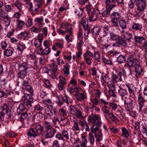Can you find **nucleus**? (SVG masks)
<instances>
[{"label": "nucleus", "mask_w": 147, "mask_h": 147, "mask_svg": "<svg viewBox=\"0 0 147 147\" xmlns=\"http://www.w3.org/2000/svg\"><path fill=\"white\" fill-rule=\"evenodd\" d=\"M102 110L105 119L107 120H108V119L107 117V116L106 114L109 113V107L105 105L103 107Z\"/></svg>", "instance_id": "33"}, {"label": "nucleus", "mask_w": 147, "mask_h": 147, "mask_svg": "<svg viewBox=\"0 0 147 147\" xmlns=\"http://www.w3.org/2000/svg\"><path fill=\"white\" fill-rule=\"evenodd\" d=\"M78 111L77 109L74 106H71L69 107L70 113L74 115L77 114Z\"/></svg>", "instance_id": "35"}, {"label": "nucleus", "mask_w": 147, "mask_h": 147, "mask_svg": "<svg viewBox=\"0 0 147 147\" xmlns=\"http://www.w3.org/2000/svg\"><path fill=\"white\" fill-rule=\"evenodd\" d=\"M64 28L66 32H69L70 35H72V28L71 25L66 23L64 24Z\"/></svg>", "instance_id": "18"}, {"label": "nucleus", "mask_w": 147, "mask_h": 147, "mask_svg": "<svg viewBox=\"0 0 147 147\" xmlns=\"http://www.w3.org/2000/svg\"><path fill=\"white\" fill-rule=\"evenodd\" d=\"M109 77L108 74L102 73L101 78V81L103 83H107L109 81Z\"/></svg>", "instance_id": "16"}, {"label": "nucleus", "mask_w": 147, "mask_h": 147, "mask_svg": "<svg viewBox=\"0 0 147 147\" xmlns=\"http://www.w3.org/2000/svg\"><path fill=\"white\" fill-rule=\"evenodd\" d=\"M43 20V19L42 17H37L34 20V22L36 23V24L38 26L40 29L41 28Z\"/></svg>", "instance_id": "20"}, {"label": "nucleus", "mask_w": 147, "mask_h": 147, "mask_svg": "<svg viewBox=\"0 0 147 147\" xmlns=\"http://www.w3.org/2000/svg\"><path fill=\"white\" fill-rule=\"evenodd\" d=\"M75 96L76 99L80 101L84 100L86 97V94L83 90L80 92L76 94Z\"/></svg>", "instance_id": "14"}, {"label": "nucleus", "mask_w": 147, "mask_h": 147, "mask_svg": "<svg viewBox=\"0 0 147 147\" xmlns=\"http://www.w3.org/2000/svg\"><path fill=\"white\" fill-rule=\"evenodd\" d=\"M16 22H17V29H21L22 28L23 26L25 24L24 22L23 21L18 20Z\"/></svg>", "instance_id": "38"}, {"label": "nucleus", "mask_w": 147, "mask_h": 147, "mask_svg": "<svg viewBox=\"0 0 147 147\" xmlns=\"http://www.w3.org/2000/svg\"><path fill=\"white\" fill-rule=\"evenodd\" d=\"M25 89L28 91L31 94H32L33 92V90L32 86L29 85L26 86L25 87Z\"/></svg>", "instance_id": "60"}, {"label": "nucleus", "mask_w": 147, "mask_h": 147, "mask_svg": "<svg viewBox=\"0 0 147 147\" xmlns=\"http://www.w3.org/2000/svg\"><path fill=\"white\" fill-rule=\"evenodd\" d=\"M50 70L49 71V75H50L51 77L53 78H56L57 75L55 73L58 69L57 65L54 63H52L50 65Z\"/></svg>", "instance_id": "8"}, {"label": "nucleus", "mask_w": 147, "mask_h": 147, "mask_svg": "<svg viewBox=\"0 0 147 147\" xmlns=\"http://www.w3.org/2000/svg\"><path fill=\"white\" fill-rule=\"evenodd\" d=\"M34 109L36 111H41L43 109V107L39 104L36 105L34 107Z\"/></svg>", "instance_id": "63"}, {"label": "nucleus", "mask_w": 147, "mask_h": 147, "mask_svg": "<svg viewBox=\"0 0 147 147\" xmlns=\"http://www.w3.org/2000/svg\"><path fill=\"white\" fill-rule=\"evenodd\" d=\"M20 70L18 73V77L22 79H23L27 76V72L25 70Z\"/></svg>", "instance_id": "30"}, {"label": "nucleus", "mask_w": 147, "mask_h": 147, "mask_svg": "<svg viewBox=\"0 0 147 147\" xmlns=\"http://www.w3.org/2000/svg\"><path fill=\"white\" fill-rule=\"evenodd\" d=\"M134 39L136 42L139 43L142 45L146 41V39L142 36H135Z\"/></svg>", "instance_id": "15"}, {"label": "nucleus", "mask_w": 147, "mask_h": 147, "mask_svg": "<svg viewBox=\"0 0 147 147\" xmlns=\"http://www.w3.org/2000/svg\"><path fill=\"white\" fill-rule=\"evenodd\" d=\"M88 121L92 124L90 128L91 129L93 127H100L102 124V122L99 117L96 115L92 114L89 115L88 117Z\"/></svg>", "instance_id": "4"}, {"label": "nucleus", "mask_w": 147, "mask_h": 147, "mask_svg": "<svg viewBox=\"0 0 147 147\" xmlns=\"http://www.w3.org/2000/svg\"><path fill=\"white\" fill-rule=\"evenodd\" d=\"M121 131V136L122 137L127 138L129 136L128 131L125 127L122 128Z\"/></svg>", "instance_id": "29"}, {"label": "nucleus", "mask_w": 147, "mask_h": 147, "mask_svg": "<svg viewBox=\"0 0 147 147\" xmlns=\"http://www.w3.org/2000/svg\"><path fill=\"white\" fill-rule=\"evenodd\" d=\"M109 115L112 121H114L116 124L118 123L119 122V119L113 114L112 113H110Z\"/></svg>", "instance_id": "43"}, {"label": "nucleus", "mask_w": 147, "mask_h": 147, "mask_svg": "<svg viewBox=\"0 0 147 147\" xmlns=\"http://www.w3.org/2000/svg\"><path fill=\"white\" fill-rule=\"evenodd\" d=\"M102 59L103 62L105 64L110 65H112L113 63L112 61L107 58L102 57Z\"/></svg>", "instance_id": "51"}, {"label": "nucleus", "mask_w": 147, "mask_h": 147, "mask_svg": "<svg viewBox=\"0 0 147 147\" xmlns=\"http://www.w3.org/2000/svg\"><path fill=\"white\" fill-rule=\"evenodd\" d=\"M111 10H105L102 12V14L104 17H108L110 15Z\"/></svg>", "instance_id": "58"}, {"label": "nucleus", "mask_w": 147, "mask_h": 147, "mask_svg": "<svg viewBox=\"0 0 147 147\" xmlns=\"http://www.w3.org/2000/svg\"><path fill=\"white\" fill-rule=\"evenodd\" d=\"M82 141H80V146L82 147H87L86 145L87 144V140L86 138V136H82Z\"/></svg>", "instance_id": "34"}, {"label": "nucleus", "mask_w": 147, "mask_h": 147, "mask_svg": "<svg viewBox=\"0 0 147 147\" xmlns=\"http://www.w3.org/2000/svg\"><path fill=\"white\" fill-rule=\"evenodd\" d=\"M17 49L22 52L23 51L25 48L26 46L24 45L22 43H19L17 45Z\"/></svg>", "instance_id": "49"}, {"label": "nucleus", "mask_w": 147, "mask_h": 147, "mask_svg": "<svg viewBox=\"0 0 147 147\" xmlns=\"http://www.w3.org/2000/svg\"><path fill=\"white\" fill-rule=\"evenodd\" d=\"M7 111L6 113H5V115H6L7 116H8L7 118L8 119L11 120L13 117V113H11L9 109V107L7 109Z\"/></svg>", "instance_id": "48"}, {"label": "nucleus", "mask_w": 147, "mask_h": 147, "mask_svg": "<svg viewBox=\"0 0 147 147\" xmlns=\"http://www.w3.org/2000/svg\"><path fill=\"white\" fill-rule=\"evenodd\" d=\"M81 23L83 26L84 29L86 30L88 25V20L85 17H83L81 20Z\"/></svg>", "instance_id": "25"}, {"label": "nucleus", "mask_w": 147, "mask_h": 147, "mask_svg": "<svg viewBox=\"0 0 147 147\" xmlns=\"http://www.w3.org/2000/svg\"><path fill=\"white\" fill-rule=\"evenodd\" d=\"M143 10H135V12L134 13L133 12H131L130 10H129L128 11V13L127 14V15H129V14L132 15H136L137 16H140L142 13V11Z\"/></svg>", "instance_id": "31"}, {"label": "nucleus", "mask_w": 147, "mask_h": 147, "mask_svg": "<svg viewBox=\"0 0 147 147\" xmlns=\"http://www.w3.org/2000/svg\"><path fill=\"white\" fill-rule=\"evenodd\" d=\"M36 1L37 3V5L38 8L35 9H38L40 8L45 3L44 0H36Z\"/></svg>", "instance_id": "47"}, {"label": "nucleus", "mask_w": 147, "mask_h": 147, "mask_svg": "<svg viewBox=\"0 0 147 147\" xmlns=\"http://www.w3.org/2000/svg\"><path fill=\"white\" fill-rule=\"evenodd\" d=\"M69 68L70 66L68 64H66L63 66V74L66 76H68L69 74Z\"/></svg>", "instance_id": "26"}, {"label": "nucleus", "mask_w": 147, "mask_h": 147, "mask_svg": "<svg viewBox=\"0 0 147 147\" xmlns=\"http://www.w3.org/2000/svg\"><path fill=\"white\" fill-rule=\"evenodd\" d=\"M26 60L30 63L29 65H30V67H32L34 69H36L37 68L36 63L37 61L36 60L35 56L29 55L27 56Z\"/></svg>", "instance_id": "9"}, {"label": "nucleus", "mask_w": 147, "mask_h": 147, "mask_svg": "<svg viewBox=\"0 0 147 147\" xmlns=\"http://www.w3.org/2000/svg\"><path fill=\"white\" fill-rule=\"evenodd\" d=\"M42 42L37 39H35L34 42V45L37 48L40 47L42 45Z\"/></svg>", "instance_id": "53"}, {"label": "nucleus", "mask_w": 147, "mask_h": 147, "mask_svg": "<svg viewBox=\"0 0 147 147\" xmlns=\"http://www.w3.org/2000/svg\"><path fill=\"white\" fill-rule=\"evenodd\" d=\"M116 41V43L113 44L112 45L113 47H119V45H120L123 47H125L127 46V43L126 42V41L124 39H123V41H122L123 42H121V44L118 42V40Z\"/></svg>", "instance_id": "23"}, {"label": "nucleus", "mask_w": 147, "mask_h": 147, "mask_svg": "<svg viewBox=\"0 0 147 147\" xmlns=\"http://www.w3.org/2000/svg\"><path fill=\"white\" fill-rule=\"evenodd\" d=\"M99 127H93L91 129V131L94 134L96 140L98 142L102 140V130L99 129Z\"/></svg>", "instance_id": "5"}, {"label": "nucleus", "mask_w": 147, "mask_h": 147, "mask_svg": "<svg viewBox=\"0 0 147 147\" xmlns=\"http://www.w3.org/2000/svg\"><path fill=\"white\" fill-rule=\"evenodd\" d=\"M78 39L83 40V30L80 29L78 33Z\"/></svg>", "instance_id": "54"}, {"label": "nucleus", "mask_w": 147, "mask_h": 147, "mask_svg": "<svg viewBox=\"0 0 147 147\" xmlns=\"http://www.w3.org/2000/svg\"><path fill=\"white\" fill-rule=\"evenodd\" d=\"M124 36H123V38L125 39L126 40L129 41L132 38V35L129 33H127L124 34Z\"/></svg>", "instance_id": "46"}, {"label": "nucleus", "mask_w": 147, "mask_h": 147, "mask_svg": "<svg viewBox=\"0 0 147 147\" xmlns=\"http://www.w3.org/2000/svg\"><path fill=\"white\" fill-rule=\"evenodd\" d=\"M99 10H86L89 16L90 21H94L96 20L98 18V13Z\"/></svg>", "instance_id": "6"}, {"label": "nucleus", "mask_w": 147, "mask_h": 147, "mask_svg": "<svg viewBox=\"0 0 147 147\" xmlns=\"http://www.w3.org/2000/svg\"><path fill=\"white\" fill-rule=\"evenodd\" d=\"M29 119V117L28 113L26 112L22 113L21 115L20 120L22 122L24 120L26 121L28 120Z\"/></svg>", "instance_id": "37"}, {"label": "nucleus", "mask_w": 147, "mask_h": 147, "mask_svg": "<svg viewBox=\"0 0 147 147\" xmlns=\"http://www.w3.org/2000/svg\"><path fill=\"white\" fill-rule=\"evenodd\" d=\"M34 128L37 134H40L44 130L43 127L40 124H37Z\"/></svg>", "instance_id": "24"}, {"label": "nucleus", "mask_w": 147, "mask_h": 147, "mask_svg": "<svg viewBox=\"0 0 147 147\" xmlns=\"http://www.w3.org/2000/svg\"><path fill=\"white\" fill-rule=\"evenodd\" d=\"M126 76L125 70L122 69L119 71H117L116 73L113 72L111 74V78L112 82L117 83L121 81L122 79Z\"/></svg>", "instance_id": "3"}, {"label": "nucleus", "mask_w": 147, "mask_h": 147, "mask_svg": "<svg viewBox=\"0 0 147 147\" xmlns=\"http://www.w3.org/2000/svg\"><path fill=\"white\" fill-rule=\"evenodd\" d=\"M43 102L44 104L48 106H50L53 105V104L52 103L51 100L49 99L44 100Z\"/></svg>", "instance_id": "64"}, {"label": "nucleus", "mask_w": 147, "mask_h": 147, "mask_svg": "<svg viewBox=\"0 0 147 147\" xmlns=\"http://www.w3.org/2000/svg\"><path fill=\"white\" fill-rule=\"evenodd\" d=\"M116 3H117L115 0H106V9H112L117 6Z\"/></svg>", "instance_id": "11"}, {"label": "nucleus", "mask_w": 147, "mask_h": 147, "mask_svg": "<svg viewBox=\"0 0 147 147\" xmlns=\"http://www.w3.org/2000/svg\"><path fill=\"white\" fill-rule=\"evenodd\" d=\"M110 39L111 40L117 41L118 42L121 44V42H123V38L122 36L115 34L113 32H111L110 34Z\"/></svg>", "instance_id": "10"}, {"label": "nucleus", "mask_w": 147, "mask_h": 147, "mask_svg": "<svg viewBox=\"0 0 147 147\" xmlns=\"http://www.w3.org/2000/svg\"><path fill=\"white\" fill-rule=\"evenodd\" d=\"M33 100V99L32 94H25L24 103V105L27 106L28 108L31 107L32 106V102Z\"/></svg>", "instance_id": "7"}, {"label": "nucleus", "mask_w": 147, "mask_h": 147, "mask_svg": "<svg viewBox=\"0 0 147 147\" xmlns=\"http://www.w3.org/2000/svg\"><path fill=\"white\" fill-rule=\"evenodd\" d=\"M60 121L61 122V125L63 126H66L69 122V121L65 118H61Z\"/></svg>", "instance_id": "39"}, {"label": "nucleus", "mask_w": 147, "mask_h": 147, "mask_svg": "<svg viewBox=\"0 0 147 147\" xmlns=\"http://www.w3.org/2000/svg\"><path fill=\"white\" fill-rule=\"evenodd\" d=\"M114 83L113 82H111V81H109L106 83L109 89V90H115V85Z\"/></svg>", "instance_id": "40"}, {"label": "nucleus", "mask_w": 147, "mask_h": 147, "mask_svg": "<svg viewBox=\"0 0 147 147\" xmlns=\"http://www.w3.org/2000/svg\"><path fill=\"white\" fill-rule=\"evenodd\" d=\"M30 108H28V107L26 105H24V104H20L17 109V112H19V113L23 112V111H26L28 109Z\"/></svg>", "instance_id": "17"}, {"label": "nucleus", "mask_w": 147, "mask_h": 147, "mask_svg": "<svg viewBox=\"0 0 147 147\" xmlns=\"http://www.w3.org/2000/svg\"><path fill=\"white\" fill-rule=\"evenodd\" d=\"M117 61L119 63H124L126 61V58L124 55H120L117 58Z\"/></svg>", "instance_id": "36"}, {"label": "nucleus", "mask_w": 147, "mask_h": 147, "mask_svg": "<svg viewBox=\"0 0 147 147\" xmlns=\"http://www.w3.org/2000/svg\"><path fill=\"white\" fill-rule=\"evenodd\" d=\"M28 131L27 133L28 136L30 137H33V138H35L37 135V134L35 131L34 128H31L28 130Z\"/></svg>", "instance_id": "22"}, {"label": "nucleus", "mask_w": 147, "mask_h": 147, "mask_svg": "<svg viewBox=\"0 0 147 147\" xmlns=\"http://www.w3.org/2000/svg\"><path fill=\"white\" fill-rule=\"evenodd\" d=\"M8 107L7 105L4 104L3 106H0V113L2 116H3L5 115L7 109L8 108Z\"/></svg>", "instance_id": "21"}, {"label": "nucleus", "mask_w": 147, "mask_h": 147, "mask_svg": "<svg viewBox=\"0 0 147 147\" xmlns=\"http://www.w3.org/2000/svg\"><path fill=\"white\" fill-rule=\"evenodd\" d=\"M136 5L139 9H145L146 6L145 2L143 0H136Z\"/></svg>", "instance_id": "13"}, {"label": "nucleus", "mask_w": 147, "mask_h": 147, "mask_svg": "<svg viewBox=\"0 0 147 147\" xmlns=\"http://www.w3.org/2000/svg\"><path fill=\"white\" fill-rule=\"evenodd\" d=\"M54 115H54L53 113L48 111L46 113L45 117H46L47 119H50L53 118Z\"/></svg>", "instance_id": "61"}, {"label": "nucleus", "mask_w": 147, "mask_h": 147, "mask_svg": "<svg viewBox=\"0 0 147 147\" xmlns=\"http://www.w3.org/2000/svg\"><path fill=\"white\" fill-rule=\"evenodd\" d=\"M13 49H7L4 51V55L7 57L11 56L13 53Z\"/></svg>", "instance_id": "41"}, {"label": "nucleus", "mask_w": 147, "mask_h": 147, "mask_svg": "<svg viewBox=\"0 0 147 147\" xmlns=\"http://www.w3.org/2000/svg\"><path fill=\"white\" fill-rule=\"evenodd\" d=\"M45 131V139H49L52 138L57 133V130L53 127L50 123L45 121L43 123Z\"/></svg>", "instance_id": "2"}, {"label": "nucleus", "mask_w": 147, "mask_h": 147, "mask_svg": "<svg viewBox=\"0 0 147 147\" xmlns=\"http://www.w3.org/2000/svg\"><path fill=\"white\" fill-rule=\"evenodd\" d=\"M132 28L136 30L140 31L142 28V26L139 23L134 22L132 26Z\"/></svg>", "instance_id": "28"}, {"label": "nucleus", "mask_w": 147, "mask_h": 147, "mask_svg": "<svg viewBox=\"0 0 147 147\" xmlns=\"http://www.w3.org/2000/svg\"><path fill=\"white\" fill-rule=\"evenodd\" d=\"M83 10H76L74 12L76 13L79 18H80L83 15Z\"/></svg>", "instance_id": "55"}, {"label": "nucleus", "mask_w": 147, "mask_h": 147, "mask_svg": "<svg viewBox=\"0 0 147 147\" xmlns=\"http://www.w3.org/2000/svg\"><path fill=\"white\" fill-rule=\"evenodd\" d=\"M18 67L19 70H25L26 71L27 69L31 67L28 62L20 63L18 64Z\"/></svg>", "instance_id": "12"}, {"label": "nucleus", "mask_w": 147, "mask_h": 147, "mask_svg": "<svg viewBox=\"0 0 147 147\" xmlns=\"http://www.w3.org/2000/svg\"><path fill=\"white\" fill-rule=\"evenodd\" d=\"M88 139L91 144H94L95 141V139L92 133H90L88 134Z\"/></svg>", "instance_id": "42"}, {"label": "nucleus", "mask_w": 147, "mask_h": 147, "mask_svg": "<svg viewBox=\"0 0 147 147\" xmlns=\"http://www.w3.org/2000/svg\"><path fill=\"white\" fill-rule=\"evenodd\" d=\"M51 50L50 47H46L44 49L43 52H42V55H47L51 52Z\"/></svg>", "instance_id": "50"}, {"label": "nucleus", "mask_w": 147, "mask_h": 147, "mask_svg": "<svg viewBox=\"0 0 147 147\" xmlns=\"http://www.w3.org/2000/svg\"><path fill=\"white\" fill-rule=\"evenodd\" d=\"M118 94L121 97H124L128 95V92L126 90L119 87L118 91Z\"/></svg>", "instance_id": "19"}, {"label": "nucleus", "mask_w": 147, "mask_h": 147, "mask_svg": "<svg viewBox=\"0 0 147 147\" xmlns=\"http://www.w3.org/2000/svg\"><path fill=\"white\" fill-rule=\"evenodd\" d=\"M59 119H61V118H65L67 115V113L66 111L63 109H61L59 110Z\"/></svg>", "instance_id": "27"}, {"label": "nucleus", "mask_w": 147, "mask_h": 147, "mask_svg": "<svg viewBox=\"0 0 147 147\" xmlns=\"http://www.w3.org/2000/svg\"><path fill=\"white\" fill-rule=\"evenodd\" d=\"M61 134L63 137H64L66 139L69 140V139L68 133L67 131H65V130H63L61 132Z\"/></svg>", "instance_id": "59"}, {"label": "nucleus", "mask_w": 147, "mask_h": 147, "mask_svg": "<svg viewBox=\"0 0 147 147\" xmlns=\"http://www.w3.org/2000/svg\"><path fill=\"white\" fill-rule=\"evenodd\" d=\"M83 40H78L77 44V49H82L84 42Z\"/></svg>", "instance_id": "44"}, {"label": "nucleus", "mask_w": 147, "mask_h": 147, "mask_svg": "<svg viewBox=\"0 0 147 147\" xmlns=\"http://www.w3.org/2000/svg\"><path fill=\"white\" fill-rule=\"evenodd\" d=\"M119 24L120 26L123 29H125L126 27V25L125 21L124 20H119Z\"/></svg>", "instance_id": "52"}, {"label": "nucleus", "mask_w": 147, "mask_h": 147, "mask_svg": "<svg viewBox=\"0 0 147 147\" xmlns=\"http://www.w3.org/2000/svg\"><path fill=\"white\" fill-rule=\"evenodd\" d=\"M135 3H136V0H130L128 4V7L131 9L133 8Z\"/></svg>", "instance_id": "62"}, {"label": "nucleus", "mask_w": 147, "mask_h": 147, "mask_svg": "<svg viewBox=\"0 0 147 147\" xmlns=\"http://www.w3.org/2000/svg\"><path fill=\"white\" fill-rule=\"evenodd\" d=\"M29 32L28 31H25L21 32L19 35V37L22 39H24L28 37Z\"/></svg>", "instance_id": "32"}, {"label": "nucleus", "mask_w": 147, "mask_h": 147, "mask_svg": "<svg viewBox=\"0 0 147 147\" xmlns=\"http://www.w3.org/2000/svg\"><path fill=\"white\" fill-rule=\"evenodd\" d=\"M126 65L127 66L130 68L132 67H135V72L137 77L143 71L142 68L140 63V62L136 58V55L134 54L129 56Z\"/></svg>", "instance_id": "1"}, {"label": "nucleus", "mask_w": 147, "mask_h": 147, "mask_svg": "<svg viewBox=\"0 0 147 147\" xmlns=\"http://www.w3.org/2000/svg\"><path fill=\"white\" fill-rule=\"evenodd\" d=\"M47 108L49 109V112L53 113L54 115H56L57 112V109L53 107V105L50 106H48Z\"/></svg>", "instance_id": "45"}, {"label": "nucleus", "mask_w": 147, "mask_h": 147, "mask_svg": "<svg viewBox=\"0 0 147 147\" xmlns=\"http://www.w3.org/2000/svg\"><path fill=\"white\" fill-rule=\"evenodd\" d=\"M77 52L76 53V58L79 59L82 54V49H77Z\"/></svg>", "instance_id": "56"}, {"label": "nucleus", "mask_w": 147, "mask_h": 147, "mask_svg": "<svg viewBox=\"0 0 147 147\" xmlns=\"http://www.w3.org/2000/svg\"><path fill=\"white\" fill-rule=\"evenodd\" d=\"M100 30V29L99 27H96L92 28V31L93 33L97 35L99 34Z\"/></svg>", "instance_id": "57"}]
</instances>
